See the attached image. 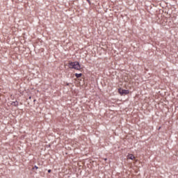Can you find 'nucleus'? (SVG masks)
Wrapping results in <instances>:
<instances>
[{"label": "nucleus", "instance_id": "f257e3e1", "mask_svg": "<svg viewBox=\"0 0 178 178\" xmlns=\"http://www.w3.org/2000/svg\"><path fill=\"white\" fill-rule=\"evenodd\" d=\"M69 67H70V69H75V70H81V66L80 65V63L77 61L70 62Z\"/></svg>", "mask_w": 178, "mask_h": 178}, {"label": "nucleus", "instance_id": "f03ea898", "mask_svg": "<svg viewBox=\"0 0 178 178\" xmlns=\"http://www.w3.org/2000/svg\"><path fill=\"white\" fill-rule=\"evenodd\" d=\"M118 92L121 95H126L129 94L128 90L119 89Z\"/></svg>", "mask_w": 178, "mask_h": 178}, {"label": "nucleus", "instance_id": "7ed1b4c3", "mask_svg": "<svg viewBox=\"0 0 178 178\" xmlns=\"http://www.w3.org/2000/svg\"><path fill=\"white\" fill-rule=\"evenodd\" d=\"M11 105H13V106H18L19 102L17 101L12 102Z\"/></svg>", "mask_w": 178, "mask_h": 178}, {"label": "nucleus", "instance_id": "20e7f679", "mask_svg": "<svg viewBox=\"0 0 178 178\" xmlns=\"http://www.w3.org/2000/svg\"><path fill=\"white\" fill-rule=\"evenodd\" d=\"M136 157L133 154H129L127 156V159H134Z\"/></svg>", "mask_w": 178, "mask_h": 178}, {"label": "nucleus", "instance_id": "39448f33", "mask_svg": "<svg viewBox=\"0 0 178 178\" xmlns=\"http://www.w3.org/2000/svg\"><path fill=\"white\" fill-rule=\"evenodd\" d=\"M76 77L79 79V77H81L82 74H75Z\"/></svg>", "mask_w": 178, "mask_h": 178}, {"label": "nucleus", "instance_id": "423d86ee", "mask_svg": "<svg viewBox=\"0 0 178 178\" xmlns=\"http://www.w3.org/2000/svg\"><path fill=\"white\" fill-rule=\"evenodd\" d=\"M38 169V167H37V165H35V167L33 168V169Z\"/></svg>", "mask_w": 178, "mask_h": 178}, {"label": "nucleus", "instance_id": "0eeeda50", "mask_svg": "<svg viewBox=\"0 0 178 178\" xmlns=\"http://www.w3.org/2000/svg\"><path fill=\"white\" fill-rule=\"evenodd\" d=\"M48 173H51V170H48Z\"/></svg>", "mask_w": 178, "mask_h": 178}, {"label": "nucleus", "instance_id": "6e6552de", "mask_svg": "<svg viewBox=\"0 0 178 178\" xmlns=\"http://www.w3.org/2000/svg\"><path fill=\"white\" fill-rule=\"evenodd\" d=\"M88 1H90V0H87Z\"/></svg>", "mask_w": 178, "mask_h": 178}]
</instances>
